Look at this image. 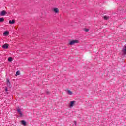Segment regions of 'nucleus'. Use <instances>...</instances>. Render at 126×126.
<instances>
[{"instance_id": "nucleus-1", "label": "nucleus", "mask_w": 126, "mask_h": 126, "mask_svg": "<svg viewBox=\"0 0 126 126\" xmlns=\"http://www.w3.org/2000/svg\"><path fill=\"white\" fill-rule=\"evenodd\" d=\"M78 43V40H71L69 43V45H70V46H72V45H74V44H77Z\"/></svg>"}, {"instance_id": "nucleus-2", "label": "nucleus", "mask_w": 126, "mask_h": 126, "mask_svg": "<svg viewBox=\"0 0 126 126\" xmlns=\"http://www.w3.org/2000/svg\"><path fill=\"white\" fill-rule=\"evenodd\" d=\"M6 85L8 87H11V85L10 84V81H9V79L8 78H6Z\"/></svg>"}, {"instance_id": "nucleus-3", "label": "nucleus", "mask_w": 126, "mask_h": 126, "mask_svg": "<svg viewBox=\"0 0 126 126\" xmlns=\"http://www.w3.org/2000/svg\"><path fill=\"white\" fill-rule=\"evenodd\" d=\"M5 14H6V11H5V10H3V11H1L0 13V15L1 16H4V15H5Z\"/></svg>"}, {"instance_id": "nucleus-4", "label": "nucleus", "mask_w": 126, "mask_h": 126, "mask_svg": "<svg viewBox=\"0 0 126 126\" xmlns=\"http://www.w3.org/2000/svg\"><path fill=\"white\" fill-rule=\"evenodd\" d=\"M2 48H3V49H7L8 48V44L6 43L3 45Z\"/></svg>"}, {"instance_id": "nucleus-5", "label": "nucleus", "mask_w": 126, "mask_h": 126, "mask_svg": "<svg viewBox=\"0 0 126 126\" xmlns=\"http://www.w3.org/2000/svg\"><path fill=\"white\" fill-rule=\"evenodd\" d=\"M53 10L55 13H59V9L58 8H53Z\"/></svg>"}, {"instance_id": "nucleus-6", "label": "nucleus", "mask_w": 126, "mask_h": 126, "mask_svg": "<svg viewBox=\"0 0 126 126\" xmlns=\"http://www.w3.org/2000/svg\"><path fill=\"white\" fill-rule=\"evenodd\" d=\"M16 111L18 112V113L19 114L20 117H22V113L21 112V111H20V109H16Z\"/></svg>"}, {"instance_id": "nucleus-7", "label": "nucleus", "mask_w": 126, "mask_h": 126, "mask_svg": "<svg viewBox=\"0 0 126 126\" xmlns=\"http://www.w3.org/2000/svg\"><path fill=\"white\" fill-rule=\"evenodd\" d=\"M9 24H14V23H15V21H14V20H9Z\"/></svg>"}, {"instance_id": "nucleus-8", "label": "nucleus", "mask_w": 126, "mask_h": 126, "mask_svg": "<svg viewBox=\"0 0 126 126\" xmlns=\"http://www.w3.org/2000/svg\"><path fill=\"white\" fill-rule=\"evenodd\" d=\"M8 34H9V32L6 31L4 32L3 35H4V36H7V35H8Z\"/></svg>"}, {"instance_id": "nucleus-9", "label": "nucleus", "mask_w": 126, "mask_h": 126, "mask_svg": "<svg viewBox=\"0 0 126 126\" xmlns=\"http://www.w3.org/2000/svg\"><path fill=\"white\" fill-rule=\"evenodd\" d=\"M21 124L22 125H23V126H26V122L24 120L21 121Z\"/></svg>"}, {"instance_id": "nucleus-10", "label": "nucleus", "mask_w": 126, "mask_h": 126, "mask_svg": "<svg viewBox=\"0 0 126 126\" xmlns=\"http://www.w3.org/2000/svg\"><path fill=\"white\" fill-rule=\"evenodd\" d=\"M75 101H71L70 104V107H73V105H74V102Z\"/></svg>"}, {"instance_id": "nucleus-11", "label": "nucleus", "mask_w": 126, "mask_h": 126, "mask_svg": "<svg viewBox=\"0 0 126 126\" xmlns=\"http://www.w3.org/2000/svg\"><path fill=\"white\" fill-rule=\"evenodd\" d=\"M104 18L105 20H108L110 18V17H109L108 16H104Z\"/></svg>"}, {"instance_id": "nucleus-12", "label": "nucleus", "mask_w": 126, "mask_h": 126, "mask_svg": "<svg viewBox=\"0 0 126 126\" xmlns=\"http://www.w3.org/2000/svg\"><path fill=\"white\" fill-rule=\"evenodd\" d=\"M67 93L69 94V95H72V92H71L70 90H68Z\"/></svg>"}, {"instance_id": "nucleus-13", "label": "nucleus", "mask_w": 126, "mask_h": 126, "mask_svg": "<svg viewBox=\"0 0 126 126\" xmlns=\"http://www.w3.org/2000/svg\"><path fill=\"white\" fill-rule=\"evenodd\" d=\"M4 21V18H0V22H3Z\"/></svg>"}, {"instance_id": "nucleus-14", "label": "nucleus", "mask_w": 126, "mask_h": 126, "mask_svg": "<svg viewBox=\"0 0 126 126\" xmlns=\"http://www.w3.org/2000/svg\"><path fill=\"white\" fill-rule=\"evenodd\" d=\"M8 62H12V58H11V57H9L8 59Z\"/></svg>"}, {"instance_id": "nucleus-15", "label": "nucleus", "mask_w": 126, "mask_h": 126, "mask_svg": "<svg viewBox=\"0 0 126 126\" xmlns=\"http://www.w3.org/2000/svg\"><path fill=\"white\" fill-rule=\"evenodd\" d=\"M20 72L19 71H17L16 73V76H17V75H19Z\"/></svg>"}, {"instance_id": "nucleus-16", "label": "nucleus", "mask_w": 126, "mask_h": 126, "mask_svg": "<svg viewBox=\"0 0 126 126\" xmlns=\"http://www.w3.org/2000/svg\"><path fill=\"white\" fill-rule=\"evenodd\" d=\"M84 31L86 32H88L89 31V30L88 29H85L84 30Z\"/></svg>"}, {"instance_id": "nucleus-17", "label": "nucleus", "mask_w": 126, "mask_h": 126, "mask_svg": "<svg viewBox=\"0 0 126 126\" xmlns=\"http://www.w3.org/2000/svg\"><path fill=\"white\" fill-rule=\"evenodd\" d=\"M74 124L75 125V126H76V121H74Z\"/></svg>"}, {"instance_id": "nucleus-18", "label": "nucleus", "mask_w": 126, "mask_h": 126, "mask_svg": "<svg viewBox=\"0 0 126 126\" xmlns=\"http://www.w3.org/2000/svg\"><path fill=\"white\" fill-rule=\"evenodd\" d=\"M5 91H7V88H5Z\"/></svg>"}, {"instance_id": "nucleus-19", "label": "nucleus", "mask_w": 126, "mask_h": 126, "mask_svg": "<svg viewBox=\"0 0 126 126\" xmlns=\"http://www.w3.org/2000/svg\"><path fill=\"white\" fill-rule=\"evenodd\" d=\"M47 94H49V92H47Z\"/></svg>"}]
</instances>
